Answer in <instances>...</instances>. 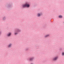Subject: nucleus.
Returning <instances> with one entry per match:
<instances>
[{
  "label": "nucleus",
  "instance_id": "1",
  "mask_svg": "<svg viewBox=\"0 0 64 64\" xmlns=\"http://www.w3.org/2000/svg\"><path fill=\"white\" fill-rule=\"evenodd\" d=\"M30 7V5L27 3H26L25 4H23L22 5V7Z\"/></svg>",
  "mask_w": 64,
  "mask_h": 64
},
{
  "label": "nucleus",
  "instance_id": "2",
  "mask_svg": "<svg viewBox=\"0 0 64 64\" xmlns=\"http://www.w3.org/2000/svg\"><path fill=\"white\" fill-rule=\"evenodd\" d=\"M58 58V57H56V58H54L53 59V60H56Z\"/></svg>",
  "mask_w": 64,
  "mask_h": 64
},
{
  "label": "nucleus",
  "instance_id": "3",
  "mask_svg": "<svg viewBox=\"0 0 64 64\" xmlns=\"http://www.w3.org/2000/svg\"><path fill=\"white\" fill-rule=\"evenodd\" d=\"M38 17H39L40 16H41V14H40L38 13Z\"/></svg>",
  "mask_w": 64,
  "mask_h": 64
},
{
  "label": "nucleus",
  "instance_id": "4",
  "mask_svg": "<svg viewBox=\"0 0 64 64\" xmlns=\"http://www.w3.org/2000/svg\"><path fill=\"white\" fill-rule=\"evenodd\" d=\"M10 35H11V33H10L8 34V36H10Z\"/></svg>",
  "mask_w": 64,
  "mask_h": 64
},
{
  "label": "nucleus",
  "instance_id": "5",
  "mask_svg": "<svg viewBox=\"0 0 64 64\" xmlns=\"http://www.w3.org/2000/svg\"><path fill=\"white\" fill-rule=\"evenodd\" d=\"M11 45H12V44H10L8 46V47H11Z\"/></svg>",
  "mask_w": 64,
  "mask_h": 64
},
{
  "label": "nucleus",
  "instance_id": "6",
  "mask_svg": "<svg viewBox=\"0 0 64 64\" xmlns=\"http://www.w3.org/2000/svg\"><path fill=\"white\" fill-rule=\"evenodd\" d=\"M33 58H30V61H31V60H33Z\"/></svg>",
  "mask_w": 64,
  "mask_h": 64
},
{
  "label": "nucleus",
  "instance_id": "7",
  "mask_svg": "<svg viewBox=\"0 0 64 64\" xmlns=\"http://www.w3.org/2000/svg\"><path fill=\"white\" fill-rule=\"evenodd\" d=\"M59 18H61L62 17V16H59Z\"/></svg>",
  "mask_w": 64,
  "mask_h": 64
},
{
  "label": "nucleus",
  "instance_id": "8",
  "mask_svg": "<svg viewBox=\"0 0 64 64\" xmlns=\"http://www.w3.org/2000/svg\"><path fill=\"white\" fill-rule=\"evenodd\" d=\"M49 36V34H48L47 35H46L45 36V37H48Z\"/></svg>",
  "mask_w": 64,
  "mask_h": 64
},
{
  "label": "nucleus",
  "instance_id": "9",
  "mask_svg": "<svg viewBox=\"0 0 64 64\" xmlns=\"http://www.w3.org/2000/svg\"><path fill=\"white\" fill-rule=\"evenodd\" d=\"M62 55L63 56L64 55V52H62Z\"/></svg>",
  "mask_w": 64,
  "mask_h": 64
},
{
  "label": "nucleus",
  "instance_id": "10",
  "mask_svg": "<svg viewBox=\"0 0 64 64\" xmlns=\"http://www.w3.org/2000/svg\"><path fill=\"white\" fill-rule=\"evenodd\" d=\"M17 33H15V35H17Z\"/></svg>",
  "mask_w": 64,
  "mask_h": 64
}]
</instances>
